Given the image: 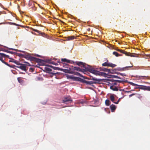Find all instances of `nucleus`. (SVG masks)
Returning a JSON list of instances; mask_svg holds the SVG:
<instances>
[{
  "label": "nucleus",
  "instance_id": "f257e3e1",
  "mask_svg": "<svg viewBox=\"0 0 150 150\" xmlns=\"http://www.w3.org/2000/svg\"><path fill=\"white\" fill-rule=\"evenodd\" d=\"M76 65H78L79 67H76V71H79L83 72L85 74V72L88 71L89 72L96 75H103L105 74L104 73L95 70L93 68H91L90 66L86 65L85 63L81 62L76 61Z\"/></svg>",
  "mask_w": 150,
  "mask_h": 150
},
{
  "label": "nucleus",
  "instance_id": "f03ea898",
  "mask_svg": "<svg viewBox=\"0 0 150 150\" xmlns=\"http://www.w3.org/2000/svg\"><path fill=\"white\" fill-rule=\"evenodd\" d=\"M23 57L27 60H30V61L36 62L38 63H41L42 61V60L40 59L31 56L30 54L28 53L23 55Z\"/></svg>",
  "mask_w": 150,
  "mask_h": 150
},
{
  "label": "nucleus",
  "instance_id": "7ed1b4c3",
  "mask_svg": "<svg viewBox=\"0 0 150 150\" xmlns=\"http://www.w3.org/2000/svg\"><path fill=\"white\" fill-rule=\"evenodd\" d=\"M5 57H7L8 58L10 59H11V58L9 57L8 55H7L3 53H0V60L1 61L2 63L7 65L8 66L10 67L13 68V65H11L4 61V60L3 59V58Z\"/></svg>",
  "mask_w": 150,
  "mask_h": 150
},
{
  "label": "nucleus",
  "instance_id": "20e7f679",
  "mask_svg": "<svg viewBox=\"0 0 150 150\" xmlns=\"http://www.w3.org/2000/svg\"><path fill=\"white\" fill-rule=\"evenodd\" d=\"M72 101V99L70 96L64 97L62 100L63 103L66 104L71 103Z\"/></svg>",
  "mask_w": 150,
  "mask_h": 150
},
{
  "label": "nucleus",
  "instance_id": "39448f33",
  "mask_svg": "<svg viewBox=\"0 0 150 150\" xmlns=\"http://www.w3.org/2000/svg\"><path fill=\"white\" fill-rule=\"evenodd\" d=\"M110 81L112 82L111 83L112 85H113L114 86V85H118L117 83H123L124 82H126L125 81L123 80H115L113 79H111L110 80ZM119 86V84L118 85V86Z\"/></svg>",
  "mask_w": 150,
  "mask_h": 150
},
{
  "label": "nucleus",
  "instance_id": "423d86ee",
  "mask_svg": "<svg viewBox=\"0 0 150 150\" xmlns=\"http://www.w3.org/2000/svg\"><path fill=\"white\" fill-rule=\"evenodd\" d=\"M102 66L105 67H110L113 68L116 67L117 65L115 64L108 62V60H107V62L102 64Z\"/></svg>",
  "mask_w": 150,
  "mask_h": 150
},
{
  "label": "nucleus",
  "instance_id": "0eeeda50",
  "mask_svg": "<svg viewBox=\"0 0 150 150\" xmlns=\"http://www.w3.org/2000/svg\"><path fill=\"white\" fill-rule=\"evenodd\" d=\"M44 69L47 72L49 73H50V76L51 77H52L54 75H56V74H59V73L57 72L56 73H50V72L52 71V69H50V68L47 67H45Z\"/></svg>",
  "mask_w": 150,
  "mask_h": 150
},
{
  "label": "nucleus",
  "instance_id": "6e6552de",
  "mask_svg": "<svg viewBox=\"0 0 150 150\" xmlns=\"http://www.w3.org/2000/svg\"><path fill=\"white\" fill-rule=\"evenodd\" d=\"M133 67V65H132L131 66H127L122 68H118L117 69V70L120 71H124L128 69V68H129L132 67Z\"/></svg>",
  "mask_w": 150,
  "mask_h": 150
},
{
  "label": "nucleus",
  "instance_id": "1a4fd4ad",
  "mask_svg": "<svg viewBox=\"0 0 150 150\" xmlns=\"http://www.w3.org/2000/svg\"><path fill=\"white\" fill-rule=\"evenodd\" d=\"M139 86H141L139 88L141 89L150 91V86L142 85H139Z\"/></svg>",
  "mask_w": 150,
  "mask_h": 150
},
{
  "label": "nucleus",
  "instance_id": "9d476101",
  "mask_svg": "<svg viewBox=\"0 0 150 150\" xmlns=\"http://www.w3.org/2000/svg\"><path fill=\"white\" fill-rule=\"evenodd\" d=\"M19 67H17L23 70L26 71L27 70L26 67L25 65L24 64H21Z\"/></svg>",
  "mask_w": 150,
  "mask_h": 150
},
{
  "label": "nucleus",
  "instance_id": "9b49d317",
  "mask_svg": "<svg viewBox=\"0 0 150 150\" xmlns=\"http://www.w3.org/2000/svg\"><path fill=\"white\" fill-rule=\"evenodd\" d=\"M100 70L104 71L107 72L108 73H111L110 70V69H108L105 68H100Z\"/></svg>",
  "mask_w": 150,
  "mask_h": 150
},
{
  "label": "nucleus",
  "instance_id": "f8f14e48",
  "mask_svg": "<svg viewBox=\"0 0 150 150\" xmlns=\"http://www.w3.org/2000/svg\"><path fill=\"white\" fill-rule=\"evenodd\" d=\"M86 101L83 100H76V104H83L85 103Z\"/></svg>",
  "mask_w": 150,
  "mask_h": 150
},
{
  "label": "nucleus",
  "instance_id": "ddd939ff",
  "mask_svg": "<svg viewBox=\"0 0 150 150\" xmlns=\"http://www.w3.org/2000/svg\"><path fill=\"white\" fill-rule=\"evenodd\" d=\"M126 55L127 56H130L132 57H138V54L134 53H131L129 52H127V54Z\"/></svg>",
  "mask_w": 150,
  "mask_h": 150
},
{
  "label": "nucleus",
  "instance_id": "4468645a",
  "mask_svg": "<svg viewBox=\"0 0 150 150\" xmlns=\"http://www.w3.org/2000/svg\"><path fill=\"white\" fill-rule=\"evenodd\" d=\"M110 108L111 110V112H114L116 109V107L115 105L112 104L110 106Z\"/></svg>",
  "mask_w": 150,
  "mask_h": 150
},
{
  "label": "nucleus",
  "instance_id": "2eb2a0df",
  "mask_svg": "<svg viewBox=\"0 0 150 150\" xmlns=\"http://www.w3.org/2000/svg\"><path fill=\"white\" fill-rule=\"evenodd\" d=\"M63 71L65 73H73L74 72L73 71V70H69L68 69H63Z\"/></svg>",
  "mask_w": 150,
  "mask_h": 150
},
{
  "label": "nucleus",
  "instance_id": "dca6fc26",
  "mask_svg": "<svg viewBox=\"0 0 150 150\" xmlns=\"http://www.w3.org/2000/svg\"><path fill=\"white\" fill-rule=\"evenodd\" d=\"M110 88L113 91H117L118 90L117 87L115 86L114 87L113 85L110 86Z\"/></svg>",
  "mask_w": 150,
  "mask_h": 150
},
{
  "label": "nucleus",
  "instance_id": "f3484780",
  "mask_svg": "<svg viewBox=\"0 0 150 150\" xmlns=\"http://www.w3.org/2000/svg\"><path fill=\"white\" fill-rule=\"evenodd\" d=\"M61 61L63 62L70 63H71V61L70 60L67 59L65 58H62L61 59Z\"/></svg>",
  "mask_w": 150,
  "mask_h": 150
},
{
  "label": "nucleus",
  "instance_id": "a211bd4d",
  "mask_svg": "<svg viewBox=\"0 0 150 150\" xmlns=\"http://www.w3.org/2000/svg\"><path fill=\"white\" fill-rule=\"evenodd\" d=\"M83 79L79 77H76V81H79L83 83Z\"/></svg>",
  "mask_w": 150,
  "mask_h": 150
},
{
  "label": "nucleus",
  "instance_id": "6ab92c4d",
  "mask_svg": "<svg viewBox=\"0 0 150 150\" xmlns=\"http://www.w3.org/2000/svg\"><path fill=\"white\" fill-rule=\"evenodd\" d=\"M76 75H78L80 77H83V79H87V78L85 76H83L82 75H81V74L77 72H76Z\"/></svg>",
  "mask_w": 150,
  "mask_h": 150
},
{
  "label": "nucleus",
  "instance_id": "aec40b11",
  "mask_svg": "<svg viewBox=\"0 0 150 150\" xmlns=\"http://www.w3.org/2000/svg\"><path fill=\"white\" fill-rule=\"evenodd\" d=\"M83 83H86L87 84H89V85H91L93 83L91 81H86L84 79H83Z\"/></svg>",
  "mask_w": 150,
  "mask_h": 150
},
{
  "label": "nucleus",
  "instance_id": "412c9836",
  "mask_svg": "<svg viewBox=\"0 0 150 150\" xmlns=\"http://www.w3.org/2000/svg\"><path fill=\"white\" fill-rule=\"evenodd\" d=\"M27 5H28L29 7H30V6L33 7L34 6V4L33 1H30Z\"/></svg>",
  "mask_w": 150,
  "mask_h": 150
},
{
  "label": "nucleus",
  "instance_id": "4be33fe9",
  "mask_svg": "<svg viewBox=\"0 0 150 150\" xmlns=\"http://www.w3.org/2000/svg\"><path fill=\"white\" fill-rule=\"evenodd\" d=\"M105 103L106 105L109 106L110 104V101L109 100L107 99L105 101Z\"/></svg>",
  "mask_w": 150,
  "mask_h": 150
},
{
  "label": "nucleus",
  "instance_id": "5701e85b",
  "mask_svg": "<svg viewBox=\"0 0 150 150\" xmlns=\"http://www.w3.org/2000/svg\"><path fill=\"white\" fill-rule=\"evenodd\" d=\"M74 38L75 37L74 36H70L67 37V39L68 40H74Z\"/></svg>",
  "mask_w": 150,
  "mask_h": 150
},
{
  "label": "nucleus",
  "instance_id": "b1692460",
  "mask_svg": "<svg viewBox=\"0 0 150 150\" xmlns=\"http://www.w3.org/2000/svg\"><path fill=\"white\" fill-rule=\"evenodd\" d=\"M117 50L123 54H125L126 55H127V52H125L122 50L118 49Z\"/></svg>",
  "mask_w": 150,
  "mask_h": 150
},
{
  "label": "nucleus",
  "instance_id": "393cba45",
  "mask_svg": "<svg viewBox=\"0 0 150 150\" xmlns=\"http://www.w3.org/2000/svg\"><path fill=\"white\" fill-rule=\"evenodd\" d=\"M110 98L111 101L114 102L115 100V98L113 95H111L110 96Z\"/></svg>",
  "mask_w": 150,
  "mask_h": 150
},
{
  "label": "nucleus",
  "instance_id": "a878e982",
  "mask_svg": "<svg viewBox=\"0 0 150 150\" xmlns=\"http://www.w3.org/2000/svg\"><path fill=\"white\" fill-rule=\"evenodd\" d=\"M24 2L25 5H27L28 4L30 1V0H22Z\"/></svg>",
  "mask_w": 150,
  "mask_h": 150
},
{
  "label": "nucleus",
  "instance_id": "bb28decb",
  "mask_svg": "<svg viewBox=\"0 0 150 150\" xmlns=\"http://www.w3.org/2000/svg\"><path fill=\"white\" fill-rule=\"evenodd\" d=\"M17 79H18V81L20 83H23V80H22V78L21 77H18V78H17Z\"/></svg>",
  "mask_w": 150,
  "mask_h": 150
},
{
  "label": "nucleus",
  "instance_id": "cd10ccee",
  "mask_svg": "<svg viewBox=\"0 0 150 150\" xmlns=\"http://www.w3.org/2000/svg\"><path fill=\"white\" fill-rule=\"evenodd\" d=\"M113 54L115 55L116 57H118L120 56L117 52H113Z\"/></svg>",
  "mask_w": 150,
  "mask_h": 150
},
{
  "label": "nucleus",
  "instance_id": "c85d7f7f",
  "mask_svg": "<svg viewBox=\"0 0 150 150\" xmlns=\"http://www.w3.org/2000/svg\"><path fill=\"white\" fill-rule=\"evenodd\" d=\"M49 67L52 68L54 69V70H60V68L59 67H53L52 66H49Z\"/></svg>",
  "mask_w": 150,
  "mask_h": 150
},
{
  "label": "nucleus",
  "instance_id": "c756f323",
  "mask_svg": "<svg viewBox=\"0 0 150 150\" xmlns=\"http://www.w3.org/2000/svg\"><path fill=\"white\" fill-rule=\"evenodd\" d=\"M4 51L6 52H7L11 53V54H13L14 53V52H13L9 51L7 50H4Z\"/></svg>",
  "mask_w": 150,
  "mask_h": 150
},
{
  "label": "nucleus",
  "instance_id": "7c9ffc66",
  "mask_svg": "<svg viewBox=\"0 0 150 150\" xmlns=\"http://www.w3.org/2000/svg\"><path fill=\"white\" fill-rule=\"evenodd\" d=\"M91 79L96 81H100L98 79H97L96 78H95L93 77H92V78Z\"/></svg>",
  "mask_w": 150,
  "mask_h": 150
},
{
  "label": "nucleus",
  "instance_id": "2f4dec72",
  "mask_svg": "<svg viewBox=\"0 0 150 150\" xmlns=\"http://www.w3.org/2000/svg\"><path fill=\"white\" fill-rule=\"evenodd\" d=\"M9 23L11 25H14L16 26H19L20 25H18V24H17L15 23H11V22H9Z\"/></svg>",
  "mask_w": 150,
  "mask_h": 150
},
{
  "label": "nucleus",
  "instance_id": "473e14b6",
  "mask_svg": "<svg viewBox=\"0 0 150 150\" xmlns=\"http://www.w3.org/2000/svg\"><path fill=\"white\" fill-rule=\"evenodd\" d=\"M112 78H117L118 77V76L116 75H112Z\"/></svg>",
  "mask_w": 150,
  "mask_h": 150
},
{
  "label": "nucleus",
  "instance_id": "72a5a7b5",
  "mask_svg": "<svg viewBox=\"0 0 150 150\" xmlns=\"http://www.w3.org/2000/svg\"><path fill=\"white\" fill-rule=\"evenodd\" d=\"M130 84L133 86H138V85H137L135 83H133L132 82H130Z\"/></svg>",
  "mask_w": 150,
  "mask_h": 150
},
{
  "label": "nucleus",
  "instance_id": "f704fd0d",
  "mask_svg": "<svg viewBox=\"0 0 150 150\" xmlns=\"http://www.w3.org/2000/svg\"><path fill=\"white\" fill-rule=\"evenodd\" d=\"M69 77L70 78H71V79H75V77L74 76H69Z\"/></svg>",
  "mask_w": 150,
  "mask_h": 150
},
{
  "label": "nucleus",
  "instance_id": "c9c22d12",
  "mask_svg": "<svg viewBox=\"0 0 150 150\" xmlns=\"http://www.w3.org/2000/svg\"><path fill=\"white\" fill-rule=\"evenodd\" d=\"M24 62L26 64V65L28 66H30V64L29 63H28L27 62Z\"/></svg>",
  "mask_w": 150,
  "mask_h": 150
},
{
  "label": "nucleus",
  "instance_id": "e433bc0d",
  "mask_svg": "<svg viewBox=\"0 0 150 150\" xmlns=\"http://www.w3.org/2000/svg\"><path fill=\"white\" fill-rule=\"evenodd\" d=\"M120 100V99H119L116 102H113L114 103L116 104H118Z\"/></svg>",
  "mask_w": 150,
  "mask_h": 150
},
{
  "label": "nucleus",
  "instance_id": "4c0bfd02",
  "mask_svg": "<svg viewBox=\"0 0 150 150\" xmlns=\"http://www.w3.org/2000/svg\"><path fill=\"white\" fill-rule=\"evenodd\" d=\"M50 61H51V60H49L48 62L49 63H50L51 64H54V63H55V62H50Z\"/></svg>",
  "mask_w": 150,
  "mask_h": 150
},
{
  "label": "nucleus",
  "instance_id": "58836bf2",
  "mask_svg": "<svg viewBox=\"0 0 150 150\" xmlns=\"http://www.w3.org/2000/svg\"><path fill=\"white\" fill-rule=\"evenodd\" d=\"M9 49L12 50H14L15 51H19L17 49H15L13 48H9Z\"/></svg>",
  "mask_w": 150,
  "mask_h": 150
},
{
  "label": "nucleus",
  "instance_id": "ea45409f",
  "mask_svg": "<svg viewBox=\"0 0 150 150\" xmlns=\"http://www.w3.org/2000/svg\"><path fill=\"white\" fill-rule=\"evenodd\" d=\"M30 70H31L32 71H34V69L32 68H30Z\"/></svg>",
  "mask_w": 150,
  "mask_h": 150
},
{
  "label": "nucleus",
  "instance_id": "a19ab883",
  "mask_svg": "<svg viewBox=\"0 0 150 150\" xmlns=\"http://www.w3.org/2000/svg\"><path fill=\"white\" fill-rule=\"evenodd\" d=\"M119 74L121 75V76H126V75L125 74H123V73H119Z\"/></svg>",
  "mask_w": 150,
  "mask_h": 150
},
{
  "label": "nucleus",
  "instance_id": "79ce46f5",
  "mask_svg": "<svg viewBox=\"0 0 150 150\" xmlns=\"http://www.w3.org/2000/svg\"><path fill=\"white\" fill-rule=\"evenodd\" d=\"M33 30L35 31V32H38V30H36V29H33Z\"/></svg>",
  "mask_w": 150,
  "mask_h": 150
},
{
  "label": "nucleus",
  "instance_id": "37998d69",
  "mask_svg": "<svg viewBox=\"0 0 150 150\" xmlns=\"http://www.w3.org/2000/svg\"><path fill=\"white\" fill-rule=\"evenodd\" d=\"M140 77H141L142 78L144 79L146 77V76H140Z\"/></svg>",
  "mask_w": 150,
  "mask_h": 150
},
{
  "label": "nucleus",
  "instance_id": "c03bdc74",
  "mask_svg": "<svg viewBox=\"0 0 150 150\" xmlns=\"http://www.w3.org/2000/svg\"><path fill=\"white\" fill-rule=\"evenodd\" d=\"M23 55H24V54H19V56H22L23 57Z\"/></svg>",
  "mask_w": 150,
  "mask_h": 150
},
{
  "label": "nucleus",
  "instance_id": "a18cd8bd",
  "mask_svg": "<svg viewBox=\"0 0 150 150\" xmlns=\"http://www.w3.org/2000/svg\"><path fill=\"white\" fill-rule=\"evenodd\" d=\"M134 95V94H130V95L129 96V97H131V96H132L133 95Z\"/></svg>",
  "mask_w": 150,
  "mask_h": 150
},
{
  "label": "nucleus",
  "instance_id": "49530a36",
  "mask_svg": "<svg viewBox=\"0 0 150 150\" xmlns=\"http://www.w3.org/2000/svg\"><path fill=\"white\" fill-rule=\"evenodd\" d=\"M54 65H58V64L57 63H55L54 64Z\"/></svg>",
  "mask_w": 150,
  "mask_h": 150
},
{
  "label": "nucleus",
  "instance_id": "de8ad7c7",
  "mask_svg": "<svg viewBox=\"0 0 150 150\" xmlns=\"http://www.w3.org/2000/svg\"><path fill=\"white\" fill-rule=\"evenodd\" d=\"M20 51L22 52L23 53H25V51Z\"/></svg>",
  "mask_w": 150,
  "mask_h": 150
},
{
  "label": "nucleus",
  "instance_id": "09e8293b",
  "mask_svg": "<svg viewBox=\"0 0 150 150\" xmlns=\"http://www.w3.org/2000/svg\"><path fill=\"white\" fill-rule=\"evenodd\" d=\"M37 56L38 57H40V55H37Z\"/></svg>",
  "mask_w": 150,
  "mask_h": 150
},
{
  "label": "nucleus",
  "instance_id": "8fccbe9b",
  "mask_svg": "<svg viewBox=\"0 0 150 150\" xmlns=\"http://www.w3.org/2000/svg\"><path fill=\"white\" fill-rule=\"evenodd\" d=\"M36 8H35V7L34 8V10L35 11L36 10Z\"/></svg>",
  "mask_w": 150,
  "mask_h": 150
},
{
  "label": "nucleus",
  "instance_id": "3c124183",
  "mask_svg": "<svg viewBox=\"0 0 150 150\" xmlns=\"http://www.w3.org/2000/svg\"><path fill=\"white\" fill-rule=\"evenodd\" d=\"M104 110L105 111H106V110H107V109L106 108H105Z\"/></svg>",
  "mask_w": 150,
  "mask_h": 150
},
{
  "label": "nucleus",
  "instance_id": "603ef678",
  "mask_svg": "<svg viewBox=\"0 0 150 150\" xmlns=\"http://www.w3.org/2000/svg\"><path fill=\"white\" fill-rule=\"evenodd\" d=\"M117 78L119 79H121L118 76V77Z\"/></svg>",
  "mask_w": 150,
  "mask_h": 150
},
{
  "label": "nucleus",
  "instance_id": "864d4df0",
  "mask_svg": "<svg viewBox=\"0 0 150 150\" xmlns=\"http://www.w3.org/2000/svg\"><path fill=\"white\" fill-rule=\"evenodd\" d=\"M73 71L74 72V73H73V74H75V72L74 71H73Z\"/></svg>",
  "mask_w": 150,
  "mask_h": 150
},
{
  "label": "nucleus",
  "instance_id": "5fc2aeb1",
  "mask_svg": "<svg viewBox=\"0 0 150 150\" xmlns=\"http://www.w3.org/2000/svg\"><path fill=\"white\" fill-rule=\"evenodd\" d=\"M9 62H12V61H11V60H10V61H9Z\"/></svg>",
  "mask_w": 150,
  "mask_h": 150
},
{
  "label": "nucleus",
  "instance_id": "6e6d98bb",
  "mask_svg": "<svg viewBox=\"0 0 150 150\" xmlns=\"http://www.w3.org/2000/svg\"><path fill=\"white\" fill-rule=\"evenodd\" d=\"M110 111H109V112H108V113H110Z\"/></svg>",
  "mask_w": 150,
  "mask_h": 150
},
{
  "label": "nucleus",
  "instance_id": "4d7b16f0",
  "mask_svg": "<svg viewBox=\"0 0 150 150\" xmlns=\"http://www.w3.org/2000/svg\"><path fill=\"white\" fill-rule=\"evenodd\" d=\"M1 14V12L0 13V15Z\"/></svg>",
  "mask_w": 150,
  "mask_h": 150
}]
</instances>
